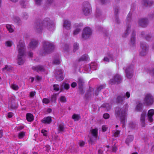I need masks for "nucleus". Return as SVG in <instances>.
Wrapping results in <instances>:
<instances>
[{
    "mask_svg": "<svg viewBox=\"0 0 154 154\" xmlns=\"http://www.w3.org/2000/svg\"><path fill=\"white\" fill-rule=\"evenodd\" d=\"M60 100L63 103H65L67 101L66 99L65 96H61L60 98Z\"/></svg>",
    "mask_w": 154,
    "mask_h": 154,
    "instance_id": "c03bdc74",
    "label": "nucleus"
},
{
    "mask_svg": "<svg viewBox=\"0 0 154 154\" xmlns=\"http://www.w3.org/2000/svg\"><path fill=\"white\" fill-rule=\"evenodd\" d=\"M41 121L42 123L45 124H49L52 122L51 117L48 116L45 117L41 120Z\"/></svg>",
    "mask_w": 154,
    "mask_h": 154,
    "instance_id": "bb28decb",
    "label": "nucleus"
},
{
    "mask_svg": "<svg viewBox=\"0 0 154 154\" xmlns=\"http://www.w3.org/2000/svg\"><path fill=\"white\" fill-rule=\"evenodd\" d=\"M42 0H35V4L38 5H40L41 4V2Z\"/></svg>",
    "mask_w": 154,
    "mask_h": 154,
    "instance_id": "13d9d810",
    "label": "nucleus"
},
{
    "mask_svg": "<svg viewBox=\"0 0 154 154\" xmlns=\"http://www.w3.org/2000/svg\"><path fill=\"white\" fill-rule=\"evenodd\" d=\"M25 135V133L23 132H21L18 134V137L20 138H23Z\"/></svg>",
    "mask_w": 154,
    "mask_h": 154,
    "instance_id": "603ef678",
    "label": "nucleus"
},
{
    "mask_svg": "<svg viewBox=\"0 0 154 154\" xmlns=\"http://www.w3.org/2000/svg\"><path fill=\"white\" fill-rule=\"evenodd\" d=\"M120 10V9L119 6L117 5H115L114 6V17L116 23L118 24H119L121 22L119 18V13Z\"/></svg>",
    "mask_w": 154,
    "mask_h": 154,
    "instance_id": "f8f14e48",
    "label": "nucleus"
},
{
    "mask_svg": "<svg viewBox=\"0 0 154 154\" xmlns=\"http://www.w3.org/2000/svg\"><path fill=\"white\" fill-rule=\"evenodd\" d=\"M63 49L65 51H68L69 49V46L68 45L65 44L63 47Z\"/></svg>",
    "mask_w": 154,
    "mask_h": 154,
    "instance_id": "4d7b16f0",
    "label": "nucleus"
},
{
    "mask_svg": "<svg viewBox=\"0 0 154 154\" xmlns=\"http://www.w3.org/2000/svg\"><path fill=\"white\" fill-rule=\"evenodd\" d=\"M135 126V124L133 122H131L129 124V126L132 128H134Z\"/></svg>",
    "mask_w": 154,
    "mask_h": 154,
    "instance_id": "bf43d9fd",
    "label": "nucleus"
},
{
    "mask_svg": "<svg viewBox=\"0 0 154 154\" xmlns=\"http://www.w3.org/2000/svg\"><path fill=\"white\" fill-rule=\"evenodd\" d=\"M85 70L87 72H89L91 71V68L89 67V65H88V67H86L85 68Z\"/></svg>",
    "mask_w": 154,
    "mask_h": 154,
    "instance_id": "69168bd1",
    "label": "nucleus"
},
{
    "mask_svg": "<svg viewBox=\"0 0 154 154\" xmlns=\"http://www.w3.org/2000/svg\"><path fill=\"white\" fill-rule=\"evenodd\" d=\"M92 31L90 28L86 27L84 29L82 34V38L84 40L88 38L92 35Z\"/></svg>",
    "mask_w": 154,
    "mask_h": 154,
    "instance_id": "ddd939ff",
    "label": "nucleus"
},
{
    "mask_svg": "<svg viewBox=\"0 0 154 154\" xmlns=\"http://www.w3.org/2000/svg\"><path fill=\"white\" fill-rule=\"evenodd\" d=\"M43 27L42 21L37 20L34 23L33 29L36 32L40 33L42 32Z\"/></svg>",
    "mask_w": 154,
    "mask_h": 154,
    "instance_id": "6e6552de",
    "label": "nucleus"
},
{
    "mask_svg": "<svg viewBox=\"0 0 154 154\" xmlns=\"http://www.w3.org/2000/svg\"><path fill=\"white\" fill-rule=\"evenodd\" d=\"M122 81V78L121 75L119 74H116L113 78L110 79L109 83L111 85L115 84L116 83L119 84L121 83Z\"/></svg>",
    "mask_w": 154,
    "mask_h": 154,
    "instance_id": "2eb2a0df",
    "label": "nucleus"
},
{
    "mask_svg": "<svg viewBox=\"0 0 154 154\" xmlns=\"http://www.w3.org/2000/svg\"><path fill=\"white\" fill-rule=\"evenodd\" d=\"M153 3V2L149 0H143L142 4L145 7L150 6Z\"/></svg>",
    "mask_w": 154,
    "mask_h": 154,
    "instance_id": "c85d7f7f",
    "label": "nucleus"
},
{
    "mask_svg": "<svg viewBox=\"0 0 154 154\" xmlns=\"http://www.w3.org/2000/svg\"><path fill=\"white\" fill-rule=\"evenodd\" d=\"M88 58L87 54H85L83 55L79 60V61H85L88 60Z\"/></svg>",
    "mask_w": 154,
    "mask_h": 154,
    "instance_id": "72a5a7b5",
    "label": "nucleus"
},
{
    "mask_svg": "<svg viewBox=\"0 0 154 154\" xmlns=\"http://www.w3.org/2000/svg\"><path fill=\"white\" fill-rule=\"evenodd\" d=\"M82 11L85 15L87 16L90 14L91 11V7L88 2H85L83 3Z\"/></svg>",
    "mask_w": 154,
    "mask_h": 154,
    "instance_id": "9d476101",
    "label": "nucleus"
},
{
    "mask_svg": "<svg viewBox=\"0 0 154 154\" xmlns=\"http://www.w3.org/2000/svg\"><path fill=\"white\" fill-rule=\"evenodd\" d=\"M5 69L7 71H9L11 69L10 67L8 66L7 65H6L5 67L2 69L3 70H4Z\"/></svg>",
    "mask_w": 154,
    "mask_h": 154,
    "instance_id": "052dcab7",
    "label": "nucleus"
},
{
    "mask_svg": "<svg viewBox=\"0 0 154 154\" xmlns=\"http://www.w3.org/2000/svg\"><path fill=\"white\" fill-rule=\"evenodd\" d=\"M42 22L44 27L47 28L48 30L52 31L54 30V24L50 18H45Z\"/></svg>",
    "mask_w": 154,
    "mask_h": 154,
    "instance_id": "0eeeda50",
    "label": "nucleus"
},
{
    "mask_svg": "<svg viewBox=\"0 0 154 154\" xmlns=\"http://www.w3.org/2000/svg\"><path fill=\"white\" fill-rule=\"evenodd\" d=\"M154 102V97L150 94H146L143 100V104L146 106H149L153 104Z\"/></svg>",
    "mask_w": 154,
    "mask_h": 154,
    "instance_id": "39448f33",
    "label": "nucleus"
},
{
    "mask_svg": "<svg viewBox=\"0 0 154 154\" xmlns=\"http://www.w3.org/2000/svg\"><path fill=\"white\" fill-rule=\"evenodd\" d=\"M154 115V109H151L149 110L147 115V118L149 122H152L153 121L152 116Z\"/></svg>",
    "mask_w": 154,
    "mask_h": 154,
    "instance_id": "6ab92c4d",
    "label": "nucleus"
},
{
    "mask_svg": "<svg viewBox=\"0 0 154 154\" xmlns=\"http://www.w3.org/2000/svg\"><path fill=\"white\" fill-rule=\"evenodd\" d=\"M101 15V12L100 9L98 8H97L96 10V12L95 15L97 17H99Z\"/></svg>",
    "mask_w": 154,
    "mask_h": 154,
    "instance_id": "79ce46f5",
    "label": "nucleus"
},
{
    "mask_svg": "<svg viewBox=\"0 0 154 154\" xmlns=\"http://www.w3.org/2000/svg\"><path fill=\"white\" fill-rule=\"evenodd\" d=\"M42 49L39 52L40 55L45 56L51 53L54 51L55 46L53 43L44 41L42 42Z\"/></svg>",
    "mask_w": 154,
    "mask_h": 154,
    "instance_id": "f03ea898",
    "label": "nucleus"
},
{
    "mask_svg": "<svg viewBox=\"0 0 154 154\" xmlns=\"http://www.w3.org/2000/svg\"><path fill=\"white\" fill-rule=\"evenodd\" d=\"M105 87V85H103L98 86L97 89L99 91H100L102 89L104 88Z\"/></svg>",
    "mask_w": 154,
    "mask_h": 154,
    "instance_id": "3c124183",
    "label": "nucleus"
},
{
    "mask_svg": "<svg viewBox=\"0 0 154 154\" xmlns=\"http://www.w3.org/2000/svg\"><path fill=\"white\" fill-rule=\"evenodd\" d=\"M94 89L89 87V89L88 90L85 95V96L87 99L90 98L92 97V96H94V94H91V92L94 91Z\"/></svg>",
    "mask_w": 154,
    "mask_h": 154,
    "instance_id": "b1692460",
    "label": "nucleus"
},
{
    "mask_svg": "<svg viewBox=\"0 0 154 154\" xmlns=\"http://www.w3.org/2000/svg\"><path fill=\"white\" fill-rule=\"evenodd\" d=\"M135 42V32L133 31L131 34V37L130 40V45H132V46H134Z\"/></svg>",
    "mask_w": 154,
    "mask_h": 154,
    "instance_id": "a878e982",
    "label": "nucleus"
},
{
    "mask_svg": "<svg viewBox=\"0 0 154 154\" xmlns=\"http://www.w3.org/2000/svg\"><path fill=\"white\" fill-rule=\"evenodd\" d=\"M60 61L59 60L55 59L54 60L53 63L55 64H59L60 63Z\"/></svg>",
    "mask_w": 154,
    "mask_h": 154,
    "instance_id": "e2e57ef3",
    "label": "nucleus"
},
{
    "mask_svg": "<svg viewBox=\"0 0 154 154\" xmlns=\"http://www.w3.org/2000/svg\"><path fill=\"white\" fill-rule=\"evenodd\" d=\"M72 118L75 121H78L80 119V116L79 115L74 114L72 116Z\"/></svg>",
    "mask_w": 154,
    "mask_h": 154,
    "instance_id": "58836bf2",
    "label": "nucleus"
},
{
    "mask_svg": "<svg viewBox=\"0 0 154 154\" xmlns=\"http://www.w3.org/2000/svg\"><path fill=\"white\" fill-rule=\"evenodd\" d=\"M14 20L15 22L17 23L18 24L20 23L21 20L20 18L17 17H14Z\"/></svg>",
    "mask_w": 154,
    "mask_h": 154,
    "instance_id": "37998d69",
    "label": "nucleus"
},
{
    "mask_svg": "<svg viewBox=\"0 0 154 154\" xmlns=\"http://www.w3.org/2000/svg\"><path fill=\"white\" fill-rule=\"evenodd\" d=\"M22 17L24 19L26 20L28 17V15L26 13L24 12Z\"/></svg>",
    "mask_w": 154,
    "mask_h": 154,
    "instance_id": "5fc2aeb1",
    "label": "nucleus"
},
{
    "mask_svg": "<svg viewBox=\"0 0 154 154\" xmlns=\"http://www.w3.org/2000/svg\"><path fill=\"white\" fill-rule=\"evenodd\" d=\"M38 43L37 41L34 39L32 40L29 45V48L32 50L35 49L38 46Z\"/></svg>",
    "mask_w": 154,
    "mask_h": 154,
    "instance_id": "aec40b11",
    "label": "nucleus"
},
{
    "mask_svg": "<svg viewBox=\"0 0 154 154\" xmlns=\"http://www.w3.org/2000/svg\"><path fill=\"white\" fill-rule=\"evenodd\" d=\"M97 29L100 31H101L104 33L105 36L108 37L109 33L106 30L104 29L103 27L100 25L97 26L96 27Z\"/></svg>",
    "mask_w": 154,
    "mask_h": 154,
    "instance_id": "393cba45",
    "label": "nucleus"
},
{
    "mask_svg": "<svg viewBox=\"0 0 154 154\" xmlns=\"http://www.w3.org/2000/svg\"><path fill=\"white\" fill-rule=\"evenodd\" d=\"M149 73L151 75L154 77V68L148 70Z\"/></svg>",
    "mask_w": 154,
    "mask_h": 154,
    "instance_id": "49530a36",
    "label": "nucleus"
},
{
    "mask_svg": "<svg viewBox=\"0 0 154 154\" xmlns=\"http://www.w3.org/2000/svg\"><path fill=\"white\" fill-rule=\"evenodd\" d=\"M89 67L91 68V69L92 70H95L97 68V66L94 63H91L90 65H89Z\"/></svg>",
    "mask_w": 154,
    "mask_h": 154,
    "instance_id": "a18cd8bd",
    "label": "nucleus"
},
{
    "mask_svg": "<svg viewBox=\"0 0 154 154\" xmlns=\"http://www.w3.org/2000/svg\"><path fill=\"white\" fill-rule=\"evenodd\" d=\"M146 112L145 111H143L142 112V113L141 115V116L140 118V121L141 122V125L143 127H144L145 126V119L146 118Z\"/></svg>",
    "mask_w": 154,
    "mask_h": 154,
    "instance_id": "4be33fe9",
    "label": "nucleus"
},
{
    "mask_svg": "<svg viewBox=\"0 0 154 154\" xmlns=\"http://www.w3.org/2000/svg\"><path fill=\"white\" fill-rule=\"evenodd\" d=\"M12 88L14 90H17L19 88V87L16 84H13L11 85Z\"/></svg>",
    "mask_w": 154,
    "mask_h": 154,
    "instance_id": "864d4df0",
    "label": "nucleus"
},
{
    "mask_svg": "<svg viewBox=\"0 0 154 154\" xmlns=\"http://www.w3.org/2000/svg\"><path fill=\"white\" fill-rule=\"evenodd\" d=\"M20 4L22 8H25L26 7L25 1L24 0H21L20 1Z\"/></svg>",
    "mask_w": 154,
    "mask_h": 154,
    "instance_id": "a19ab883",
    "label": "nucleus"
},
{
    "mask_svg": "<svg viewBox=\"0 0 154 154\" xmlns=\"http://www.w3.org/2000/svg\"><path fill=\"white\" fill-rule=\"evenodd\" d=\"M151 36L149 35H147L145 36V39L148 41H149L151 39Z\"/></svg>",
    "mask_w": 154,
    "mask_h": 154,
    "instance_id": "0e129e2a",
    "label": "nucleus"
},
{
    "mask_svg": "<svg viewBox=\"0 0 154 154\" xmlns=\"http://www.w3.org/2000/svg\"><path fill=\"white\" fill-rule=\"evenodd\" d=\"M69 85L66 82H63L61 85L60 90L62 91L63 89L67 90L69 88Z\"/></svg>",
    "mask_w": 154,
    "mask_h": 154,
    "instance_id": "c756f323",
    "label": "nucleus"
},
{
    "mask_svg": "<svg viewBox=\"0 0 154 154\" xmlns=\"http://www.w3.org/2000/svg\"><path fill=\"white\" fill-rule=\"evenodd\" d=\"M131 14L130 12H129L126 18V23L127 24H129V22L131 21ZM130 28L131 26L128 24L127 27V29L126 31H125L124 33L122 35V37L125 38L129 34V31Z\"/></svg>",
    "mask_w": 154,
    "mask_h": 154,
    "instance_id": "4468645a",
    "label": "nucleus"
},
{
    "mask_svg": "<svg viewBox=\"0 0 154 154\" xmlns=\"http://www.w3.org/2000/svg\"><path fill=\"white\" fill-rule=\"evenodd\" d=\"M57 96V94H54L51 96V100H51L52 103H56Z\"/></svg>",
    "mask_w": 154,
    "mask_h": 154,
    "instance_id": "c9c22d12",
    "label": "nucleus"
},
{
    "mask_svg": "<svg viewBox=\"0 0 154 154\" xmlns=\"http://www.w3.org/2000/svg\"><path fill=\"white\" fill-rule=\"evenodd\" d=\"M54 89V90L58 91L60 89L59 85L57 84H54L53 85Z\"/></svg>",
    "mask_w": 154,
    "mask_h": 154,
    "instance_id": "8fccbe9b",
    "label": "nucleus"
},
{
    "mask_svg": "<svg viewBox=\"0 0 154 154\" xmlns=\"http://www.w3.org/2000/svg\"><path fill=\"white\" fill-rule=\"evenodd\" d=\"M5 45L8 47H11L12 45V42L10 41H7L5 42Z\"/></svg>",
    "mask_w": 154,
    "mask_h": 154,
    "instance_id": "6e6d98bb",
    "label": "nucleus"
},
{
    "mask_svg": "<svg viewBox=\"0 0 154 154\" xmlns=\"http://www.w3.org/2000/svg\"><path fill=\"white\" fill-rule=\"evenodd\" d=\"M140 54L141 56L146 55L148 52L149 47L145 42H140Z\"/></svg>",
    "mask_w": 154,
    "mask_h": 154,
    "instance_id": "1a4fd4ad",
    "label": "nucleus"
},
{
    "mask_svg": "<svg viewBox=\"0 0 154 154\" xmlns=\"http://www.w3.org/2000/svg\"><path fill=\"white\" fill-rule=\"evenodd\" d=\"M11 107L12 109H14L17 108V106L15 104L14 101H11Z\"/></svg>",
    "mask_w": 154,
    "mask_h": 154,
    "instance_id": "09e8293b",
    "label": "nucleus"
},
{
    "mask_svg": "<svg viewBox=\"0 0 154 154\" xmlns=\"http://www.w3.org/2000/svg\"><path fill=\"white\" fill-rule=\"evenodd\" d=\"M101 107L106 108L107 110H109L111 109V106L108 103H105L102 104L101 106Z\"/></svg>",
    "mask_w": 154,
    "mask_h": 154,
    "instance_id": "e433bc0d",
    "label": "nucleus"
},
{
    "mask_svg": "<svg viewBox=\"0 0 154 154\" xmlns=\"http://www.w3.org/2000/svg\"><path fill=\"white\" fill-rule=\"evenodd\" d=\"M6 27L10 32L11 33L14 32V30L12 28V27L11 25L9 24H7L6 26Z\"/></svg>",
    "mask_w": 154,
    "mask_h": 154,
    "instance_id": "ea45409f",
    "label": "nucleus"
},
{
    "mask_svg": "<svg viewBox=\"0 0 154 154\" xmlns=\"http://www.w3.org/2000/svg\"><path fill=\"white\" fill-rule=\"evenodd\" d=\"M78 84V92L79 94H83L85 92L84 88L85 81L83 78L79 77L77 81Z\"/></svg>",
    "mask_w": 154,
    "mask_h": 154,
    "instance_id": "20e7f679",
    "label": "nucleus"
},
{
    "mask_svg": "<svg viewBox=\"0 0 154 154\" xmlns=\"http://www.w3.org/2000/svg\"><path fill=\"white\" fill-rule=\"evenodd\" d=\"M98 131L97 129H93L91 131V134L90 137L89 136L88 140L89 143L91 145H94L97 139Z\"/></svg>",
    "mask_w": 154,
    "mask_h": 154,
    "instance_id": "423d86ee",
    "label": "nucleus"
},
{
    "mask_svg": "<svg viewBox=\"0 0 154 154\" xmlns=\"http://www.w3.org/2000/svg\"><path fill=\"white\" fill-rule=\"evenodd\" d=\"M18 54L17 56V63L19 65H22L25 62L23 56L24 54L25 45L22 40H20L17 45Z\"/></svg>",
    "mask_w": 154,
    "mask_h": 154,
    "instance_id": "7ed1b4c3",
    "label": "nucleus"
},
{
    "mask_svg": "<svg viewBox=\"0 0 154 154\" xmlns=\"http://www.w3.org/2000/svg\"><path fill=\"white\" fill-rule=\"evenodd\" d=\"M148 24V20L146 18L140 19L139 20V25L142 27H146L147 26Z\"/></svg>",
    "mask_w": 154,
    "mask_h": 154,
    "instance_id": "f3484780",
    "label": "nucleus"
},
{
    "mask_svg": "<svg viewBox=\"0 0 154 154\" xmlns=\"http://www.w3.org/2000/svg\"><path fill=\"white\" fill-rule=\"evenodd\" d=\"M103 117L104 119H107L109 118V114L107 113H104L103 115Z\"/></svg>",
    "mask_w": 154,
    "mask_h": 154,
    "instance_id": "680f3d73",
    "label": "nucleus"
},
{
    "mask_svg": "<svg viewBox=\"0 0 154 154\" xmlns=\"http://www.w3.org/2000/svg\"><path fill=\"white\" fill-rule=\"evenodd\" d=\"M133 65H131L128 66L125 69L126 76L128 79L131 78L133 76Z\"/></svg>",
    "mask_w": 154,
    "mask_h": 154,
    "instance_id": "dca6fc26",
    "label": "nucleus"
},
{
    "mask_svg": "<svg viewBox=\"0 0 154 154\" xmlns=\"http://www.w3.org/2000/svg\"><path fill=\"white\" fill-rule=\"evenodd\" d=\"M79 48V44L77 43H75L73 45V51L75 52Z\"/></svg>",
    "mask_w": 154,
    "mask_h": 154,
    "instance_id": "4c0bfd02",
    "label": "nucleus"
},
{
    "mask_svg": "<svg viewBox=\"0 0 154 154\" xmlns=\"http://www.w3.org/2000/svg\"><path fill=\"white\" fill-rule=\"evenodd\" d=\"M58 129L59 132L64 131V125L62 124H60L59 125Z\"/></svg>",
    "mask_w": 154,
    "mask_h": 154,
    "instance_id": "f704fd0d",
    "label": "nucleus"
},
{
    "mask_svg": "<svg viewBox=\"0 0 154 154\" xmlns=\"http://www.w3.org/2000/svg\"><path fill=\"white\" fill-rule=\"evenodd\" d=\"M83 26V24L80 23L79 24L76 23L75 24V27L76 29L74 31L73 34L74 35H76L78 34L81 31V29L79 28Z\"/></svg>",
    "mask_w": 154,
    "mask_h": 154,
    "instance_id": "412c9836",
    "label": "nucleus"
},
{
    "mask_svg": "<svg viewBox=\"0 0 154 154\" xmlns=\"http://www.w3.org/2000/svg\"><path fill=\"white\" fill-rule=\"evenodd\" d=\"M47 132V131L45 130H44L42 129L41 131V132L43 134V135L45 136H47V134L46 132Z\"/></svg>",
    "mask_w": 154,
    "mask_h": 154,
    "instance_id": "338daca9",
    "label": "nucleus"
},
{
    "mask_svg": "<svg viewBox=\"0 0 154 154\" xmlns=\"http://www.w3.org/2000/svg\"><path fill=\"white\" fill-rule=\"evenodd\" d=\"M50 100L49 99L46 98H44L42 100V102L46 104L49 103Z\"/></svg>",
    "mask_w": 154,
    "mask_h": 154,
    "instance_id": "de8ad7c7",
    "label": "nucleus"
},
{
    "mask_svg": "<svg viewBox=\"0 0 154 154\" xmlns=\"http://www.w3.org/2000/svg\"><path fill=\"white\" fill-rule=\"evenodd\" d=\"M71 24L70 22L67 20H65L64 21L63 27L67 30L71 28Z\"/></svg>",
    "mask_w": 154,
    "mask_h": 154,
    "instance_id": "cd10ccee",
    "label": "nucleus"
},
{
    "mask_svg": "<svg viewBox=\"0 0 154 154\" xmlns=\"http://www.w3.org/2000/svg\"><path fill=\"white\" fill-rule=\"evenodd\" d=\"M54 76L56 79L59 81H61L64 78L63 71L60 69H57L55 70Z\"/></svg>",
    "mask_w": 154,
    "mask_h": 154,
    "instance_id": "9b49d317",
    "label": "nucleus"
},
{
    "mask_svg": "<svg viewBox=\"0 0 154 154\" xmlns=\"http://www.w3.org/2000/svg\"><path fill=\"white\" fill-rule=\"evenodd\" d=\"M26 118L28 122H31L34 120L33 115L30 113H27L26 115Z\"/></svg>",
    "mask_w": 154,
    "mask_h": 154,
    "instance_id": "473e14b6",
    "label": "nucleus"
},
{
    "mask_svg": "<svg viewBox=\"0 0 154 154\" xmlns=\"http://www.w3.org/2000/svg\"><path fill=\"white\" fill-rule=\"evenodd\" d=\"M128 108V105L126 104L123 106L122 108H120L118 107L115 109V114L116 117V118H119L120 121L123 124L122 127L123 128L125 127V122L127 119Z\"/></svg>",
    "mask_w": 154,
    "mask_h": 154,
    "instance_id": "f257e3e1",
    "label": "nucleus"
},
{
    "mask_svg": "<svg viewBox=\"0 0 154 154\" xmlns=\"http://www.w3.org/2000/svg\"><path fill=\"white\" fill-rule=\"evenodd\" d=\"M77 85V83L76 82H73L71 85V87L75 88Z\"/></svg>",
    "mask_w": 154,
    "mask_h": 154,
    "instance_id": "774afa93",
    "label": "nucleus"
},
{
    "mask_svg": "<svg viewBox=\"0 0 154 154\" xmlns=\"http://www.w3.org/2000/svg\"><path fill=\"white\" fill-rule=\"evenodd\" d=\"M143 104L140 102H138L137 103L135 108V111L137 112H142L143 110Z\"/></svg>",
    "mask_w": 154,
    "mask_h": 154,
    "instance_id": "5701e85b",
    "label": "nucleus"
},
{
    "mask_svg": "<svg viewBox=\"0 0 154 154\" xmlns=\"http://www.w3.org/2000/svg\"><path fill=\"white\" fill-rule=\"evenodd\" d=\"M32 69L35 70H36L37 72L38 71H44L45 69L42 66H32Z\"/></svg>",
    "mask_w": 154,
    "mask_h": 154,
    "instance_id": "7c9ffc66",
    "label": "nucleus"
},
{
    "mask_svg": "<svg viewBox=\"0 0 154 154\" xmlns=\"http://www.w3.org/2000/svg\"><path fill=\"white\" fill-rule=\"evenodd\" d=\"M125 94H121L118 95L116 99V102L117 103L122 104L123 101L125 100Z\"/></svg>",
    "mask_w": 154,
    "mask_h": 154,
    "instance_id": "a211bd4d",
    "label": "nucleus"
},
{
    "mask_svg": "<svg viewBox=\"0 0 154 154\" xmlns=\"http://www.w3.org/2000/svg\"><path fill=\"white\" fill-rule=\"evenodd\" d=\"M134 139V137L132 135H128L126 140V143L128 145H129V143L132 141Z\"/></svg>",
    "mask_w": 154,
    "mask_h": 154,
    "instance_id": "2f4dec72",
    "label": "nucleus"
}]
</instances>
